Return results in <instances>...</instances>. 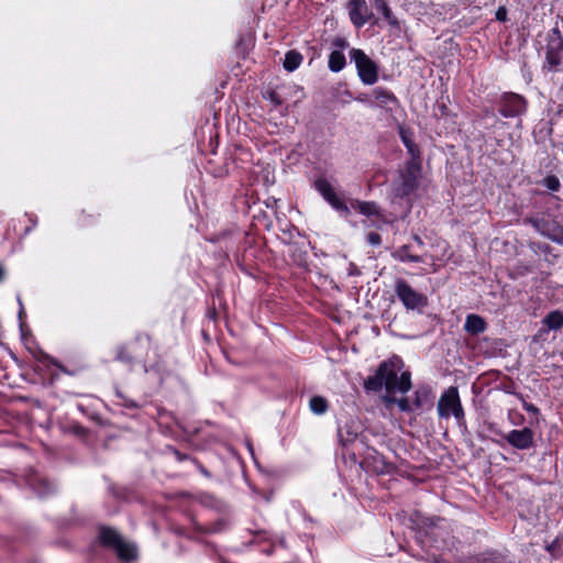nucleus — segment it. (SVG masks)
I'll return each instance as SVG.
<instances>
[{
  "instance_id": "15",
  "label": "nucleus",
  "mask_w": 563,
  "mask_h": 563,
  "mask_svg": "<svg viewBox=\"0 0 563 563\" xmlns=\"http://www.w3.org/2000/svg\"><path fill=\"white\" fill-rule=\"evenodd\" d=\"M432 390L429 386H419L413 393V399L411 400L415 410L423 408L426 405L431 404Z\"/></svg>"
},
{
  "instance_id": "31",
  "label": "nucleus",
  "mask_w": 563,
  "mask_h": 563,
  "mask_svg": "<svg viewBox=\"0 0 563 563\" xmlns=\"http://www.w3.org/2000/svg\"><path fill=\"white\" fill-rule=\"evenodd\" d=\"M496 18L499 21H505L506 20V11L504 9H499L496 13Z\"/></svg>"
},
{
  "instance_id": "29",
  "label": "nucleus",
  "mask_w": 563,
  "mask_h": 563,
  "mask_svg": "<svg viewBox=\"0 0 563 563\" xmlns=\"http://www.w3.org/2000/svg\"><path fill=\"white\" fill-rule=\"evenodd\" d=\"M367 240L372 245H378L382 242L380 236L377 233H369L367 235Z\"/></svg>"
},
{
  "instance_id": "27",
  "label": "nucleus",
  "mask_w": 563,
  "mask_h": 563,
  "mask_svg": "<svg viewBox=\"0 0 563 563\" xmlns=\"http://www.w3.org/2000/svg\"><path fill=\"white\" fill-rule=\"evenodd\" d=\"M37 361L43 366H49L51 364L55 365V362L46 354L40 353V356L37 357Z\"/></svg>"
},
{
  "instance_id": "28",
  "label": "nucleus",
  "mask_w": 563,
  "mask_h": 563,
  "mask_svg": "<svg viewBox=\"0 0 563 563\" xmlns=\"http://www.w3.org/2000/svg\"><path fill=\"white\" fill-rule=\"evenodd\" d=\"M393 393H388L386 396L383 397V401L385 402L386 406H390V405H397V400L399 398H396L395 396L391 395Z\"/></svg>"
},
{
  "instance_id": "24",
  "label": "nucleus",
  "mask_w": 563,
  "mask_h": 563,
  "mask_svg": "<svg viewBox=\"0 0 563 563\" xmlns=\"http://www.w3.org/2000/svg\"><path fill=\"white\" fill-rule=\"evenodd\" d=\"M36 481H37V486H35V484H32V485L34 486V489L37 493V495L43 497L53 490V486L46 479L38 478Z\"/></svg>"
},
{
  "instance_id": "25",
  "label": "nucleus",
  "mask_w": 563,
  "mask_h": 563,
  "mask_svg": "<svg viewBox=\"0 0 563 563\" xmlns=\"http://www.w3.org/2000/svg\"><path fill=\"white\" fill-rule=\"evenodd\" d=\"M542 184L551 191H558L561 186L559 178L553 175L545 177Z\"/></svg>"
},
{
  "instance_id": "21",
  "label": "nucleus",
  "mask_w": 563,
  "mask_h": 563,
  "mask_svg": "<svg viewBox=\"0 0 563 563\" xmlns=\"http://www.w3.org/2000/svg\"><path fill=\"white\" fill-rule=\"evenodd\" d=\"M399 134H400L402 143L405 144L409 154L412 156V159H416L419 155V150L416 146V144L413 143V141L411 140L410 135L404 128H400Z\"/></svg>"
},
{
  "instance_id": "35",
  "label": "nucleus",
  "mask_w": 563,
  "mask_h": 563,
  "mask_svg": "<svg viewBox=\"0 0 563 563\" xmlns=\"http://www.w3.org/2000/svg\"><path fill=\"white\" fill-rule=\"evenodd\" d=\"M4 275H5L4 268L0 265V283L3 280Z\"/></svg>"
},
{
  "instance_id": "8",
  "label": "nucleus",
  "mask_w": 563,
  "mask_h": 563,
  "mask_svg": "<svg viewBox=\"0 0 563 563\" xmlns=\"http://www.w3.org/2000/svg\"><path fill=\"white\" fill-rule=\"evenodd\" d=\"M395 292L402 305L409 310H421L427 306V297L416 291L402 279L396 282Z\"/></svg>"
},
{
  "instance_id": "30",
  "label": "nucleus",
  "mask_w": 563,
  "mask_h": 563,
  "mask_svg": "<svg viewBox=\"0 0 563 563\" xmlns=\"http://www.w3.org/2000/svg\"><path fill=\"white\" fill-rule=\"evenodd\" d=\"M357 100L367 104L368 107H374L373 97L371 95L358 97Z\"/></svg>"
},
{
  "instance_id": "22",
  "label": "nucleus",
  "mask_w": 563,
  "mask_h": 563,
  "mask_svg": "<svg viewBox=\"0 0 563 563\" xmlns=\"http://www.w3.org/2000/svg\"><path fill=\"white\" fill-rule=\"evenodd\" d=\"M310 410L316 415H323L328 410V401L320 396H313L309 401Z\"/></svg>"
},
{
  "instance_id": "26",
  "label": "nucleus",
  "mask_w": 563,
  "mask_h": 563,
  "mask_svg": "<svg viewBox=\"0 0 563 563\" xmlns=\"http://www.w3.org/2000/svg\"><path fill=\"white\" fill-rule=\"evenodd\" d=\"M397 407L402 412H412L416 411L411 400L407 397H401L397 400Z\"/></svg>"
},
{
  "instance_id": "13",
  "label": "nucleus",
  "mask_w": 563,
  "mask_h": 563,
  "mask_svg": "<svg viewBox=\"0 0 563 563\" xmlns=\"http://www.w3.org/2000/svg\"><path fill=\"white\" fill-rule=\"evenodd\" d=\"M371 96L373 97L374 107L382 108L388 112H393L399 107L396 96L383 87L373 89Z\"/></svg>"
},
{
  "instance_id": "32",
  "label": "nucleus",
  "mask_w": 563,
  "mask_h": 563,
  "mask_svg": "<svg viewBox=\"0 0 563 563\" xmlns=\"http://www.w3.org/2000/svg\"><path fill=\"white\" fill-rule=\"evenodd\" d=\"M334 44H335L336 46L341 47V48H343V47H345V46H346V43H345V41H343V40H336V41L334 42Z\"/></svg>"
},
{
  "instance_id": "33",
  "label": "nucleus",
  "mask_w": 563,
  "mask_h": 563,
  "mask_svg": "<svg viewBox=\"0 0 563 563\" xmlns=\"http://www.w3.org/2000/svg\"><path fill=\"white\" fill-rule=\"evenodd\" d=\"M18 301H19V305H20L19 318L21 319L22 314L24 312V308H23V305H22V301H21L20 297H18Z\"/></svg>"
},
{
  "instance_id": "1",
  "label": "nucleus",
  "mask_w": 563,
  "mask_h": 563,
  "mask_svg": "<svg viewBox=\"0 0 563 563\" xmlns=\"http://www.w3.org/2000/svg\"><path fill=\"white\" fill-rule=\"evenodd\" d=\"M402 362L394 357L383 362L373 376L367 377L364 386L367 390L379 391L383 387L387 393L400 391L406 394L411 388L410 373L402 372Z\"/></svg>"
},
{
  "instance_id": "5",
  "label": "nucleus",
  "mask_w": 563,
  "mask_h": 563,
  "mask_svg": "<svg viewBox=\"0 0 563 563\" xmlns=\"http://www.w3.org/2000/svg\"><path fill=\"white\" fill-rule=\"evenodd\" d=\"M99 539L102 544L113 548L121 560L131 561L136 556L135 545L123 540L113 529L101 528Z\"/></svg>"
},
{
  "instance_id": "2",
  "label": "nucleus",
  "mask_w": 563,
  "mask_h": 563,
  "mask_svg": "<svg viewBox=\"0 0 563 563\" xmlns=\"http://www.w3.org/2000/svg\"><path fill=\"white\" fill-rule=\"evenodd\" d=\"M314 188L321 197L338 212L346 217L351 209L358 211L362 214L372 217H379V208L374 202L368 201H352L349 207L345 200L336 192L333 185L325 177H318L314 180Z\"/></svg>"
},
{
  "instance_id": "34",
  "label": "nucleus",
  "mask_w": 563,
  "mask_h": 563,
  "mask_svg": "<svg viewBox=\"0 0 563 563\" xmlns=\"http://www.w3.org/2000/svg\"><path fill=\"white\" fill-rule=\"evenodd\" d=\"M525 408L528 411H531V412H537L538 411V409L533 405H527Z\"/></svg>"
},
{
  "instance_id": "18",
  "label": "nucleus",
  "mask_w": 563,
  "mask_h": 563,
  "mask_svg": "<svg viewBox=\"0 0 563 563\" xmlns=\"http://www.w3.org/2000/svg\"><path fill=\"white\" fill-rule=\"evenodd\" d=\"M345 64V56L341 51L335 49L331 52V54L329 55V68L331 71H341L344 68Z\"/></svg>"
},
{
  "instance_id": "12",
  "label": "nucleus",
  "mask_w": 563,
  "mask_h": 563,
  "mask_svg": "<svg viewBox=\"0 0 563 563\" xmlns=\"http://www.w3.org/2000/svg\"><path fill=\"white\" fill-rule=\"evenodd\" d=\"M500 113L505 118H514L526 111L525 99L516 93H507L503 98Z\"/></svg>"
},
{
  "instance_id": "37",
  "label": "nucleus",
  "mask_w": 563,
  "mask_h": 563,
  "mask_svg": "<svg viewBox=\"0 0 563 563\" xmlns=\"http://www.w3.org/2000/svg\"><path fill=\"white\" fill-rule=\"evenodd\" d=\"M429 534V532H427V536ZM437 532H435V528H431L430 530V536H435Z\"/></svg>"
},
{
  "instance_id": "36",
  "label": "nucleus",
  "mask_w": 563,
  "mask_h": 563,
  "mask_svg": "<svg viewBox=\"0 0 563 563\" xmlns=\"http://www.w3.org/2000/svg\"><path fill=\"white\" fill-rule=\"evenodd\" d=\"M420 542L422 543V547H430L428 543H429V538H427L426 540H420Z\"/></svg>"
},
{
  "instance_id": "23",
  "label": "nucleus",
  "mask_w": 563,
  "mask_h": 563,
  "mask_svg": "<svg viewBox=\"0 0 563 563\" xmlns=\"http://www.w3.org/2000/svg\"><path fill=\"white\" fill-rule=\"evenodd\" d=\"M396 256L398 260H400L401 262H413V263H418L420 262V257L417 256V255H412L409 253V249L407 246H404L401 247L400 250H398L396 252Z\"/></svg>"
},
{
  "instance_id": "16",
  "label": "nucleus",
  "mask_w": 563,
  "mask_h": 563,
  "mask_svg": "<svg viewBox=\"0 0 563 563\" xmlns=\"http://www.w3.org/2000/svg\"><path fill=\"white\" fill-rule=\"evenodd\" d=\"M464 328L471 334H478L485 331L486 323L482 317L477 314H468L466 317Z\"/></svg>"
},
{
  "instance_id": "14",
  "label": "nucleus",
  "mask_w": 563,
  "mask_h": 563,
  "mask_svg": "<svg viewBox=\"0 0 563 563\" xmlns=\"http://www.w3.org/2000/svg\"><path fill=\"white\" fill-rule=\"evenodd\" d=\"M360 432L361 426L354 419H349L343 424L340 423L338 428L339 440L344 448L356 441Z\"/></svg>"
},
{
  "instance_id": "7",
  "label": "nucleus",
  "mask_w": 563,
  "mask_h": 563,
  "mask_svg": "<svg viewBox=\"0 0 563 563\" xmlns=\"http://www.w3.org/2000/svg\"><path fill=\"white\" fill-rule=\"evenodd\" d=\"M440 418L448 419L453 416L457 421L463 420L464 410L456 387H449L440 397L437 406Z\"/></svg>"
},
{
  "instance_id": "9",
  "label": "nucleus",
  "mask_w": 563,
  "mask_h": 563,
  "mask_svg": "<svg viewBox=\"0 0 563 563\" xmlns=\"http://www.w3.org/2000/svg\"><path fill=\"white\" fill-rule=\"evenodd\" d=\"M530 222L540 234L563 245V227L561 224L545 219H533Z\"/></svg>"
},
{
  "instance_id": "17",
  "label": "nucleus",
  "mask_w": 563,
  "mask_h": 563,
  "mask_svg": "<svg viewBox=\"0 0 563 563\" xmlns=\"http://www.w3.org/2000/svg\"><path fill=\"white\" fill-rule=\"evenodd\" d=\"M373 2L374 8L383 14L385 20L393 26L398 25V21L393 14L390 8L388 7L386 0H371Z\"/></svg>"
},
{
  "instance_id": "11",
  "label": "nucleus",
  "mask_w": 563,
  "mask_h": 563,
  "mask_svg": "<svg viewBox=\"0 0 563 563\" xmlns=\"http://www.w3.org/2000/svg\"><path fill=\"white\" fill-rule=\"evenodd\" d=\"M534 433L530 428L514 429L505 435V440L517 450H529L533 446Z\"/></svg>"
},
{
  "instance_id": "4",
  "label": "nucleus",
  "mask_w": 563,
  "mask_h": 563,
  "mask_svg": "<svg viewBox=\"0 0 563 563\" xmlns=\"http://www.w3.org/2000/svg\"><path fill=\"white\" fill-rule=\"evenodd\" d=\"M350 59L355 64L357 75L364 85H374L378 80V65L364 51L352 48Z\"/></svg>"
},
{
  "instance_id": "20",
  "label": "nucleus",
  "mask_w": 563,
  "mask_h": 563,
  "mask_svg": "<svg viewBox=\"0 0 563 563\" xmlns=\"http://www.w3.org/2000/svg\"><path fill=\"white\" fill-rule=\"evenodd\" d=\"M544 324L550 330H559L563 327V313L555 310L547 314L544 318Z\"/></svg>"
},
{
  "instance_id": "19",
  "label": "nucleus",
  "mask_w": 563,
  "mask_h": 563,
  "mask_svg": "<svg viewBox=\"0 0 563 563\" xmlns=\"http://www.w3.org/2000/svg\"><path fill=\"white\" fill-rule=\"evenodd\" d=\"M302 55L296 51H289L285 55L284 68L288 71L296 70L302 63Z\"/></svg>"
},
{
  "instance_id": "3",
  "label": "nucleus",
  "mask_w": 563,
  "mask_h": 563,
  "mask_svg": "<svg viewBox=\"0 0 563 563\" xmlns=\"http://www.w3.org/2000/svg\"><path fill=\"white\" fill-rule=\"evenodd\" d=\"M420 177V164L416 159L409 161L393 183L394 195L399 198L409 196L418 187Z\"/></svg>"
},
{
  "instance_id": "6",
  "label": "nucleus",
  "mask_w": 563,
  "mask_h": 563,
  "mask_svg": "<svg viewBox=\"0 0 563 563\" xmlns=\"http://www.w3.org/2000/svg\"><path fill=\"white\" fill-rule=\"evenodd\" d=\"M543 68L552 73H563V38L558 29H553L549 36Z\"/></svg>"
},
{
  "instance_id": "10",
  "label": "nucleus",
  "mask_w": 563,
  "mask_h": 563,
  "mask_svg": "<svg viewBox=\"0 0 563 563\" xmlns=\"http://www.w3.org/2000/svg\"><path fill=\"white\" fill-rule=\"evenodd\" d=\"M347 10L351 22L356 27L364 26L373 18V13L366 3V0H350Z\"/></svg>"
}]
</instances>
